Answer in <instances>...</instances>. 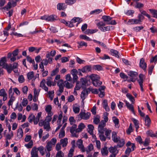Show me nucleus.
Returning <instances> with one entry per match:
<instances>
[{"label":"nucleus","instance_id":"1","mask_svg":"<svg viewBox=\"0 0 157 157\" xmlns=\"http://www.w3.org/2000/svg\"><path fill=\"white\" fill-rule=\"evenodd\" d=\"M90 77L92 80V83L94 86H98L102 84V82L99 80L100 78L99 76L95 74H92L90 76Z\"/></svg>","mask_w":157,"mask_h":157},{"label":"nucleus","instance_id":"2","mask_svg":"<svg viewBox=\"0 0 157 157\" xmlns=\"http://www.w3.org/2000/svg\"><path fill=\"white\" fill-rule=\"evenodd\" d=\"M7 68L6 70L7 72L9 74L11 73L12 71H13L15 73H18L17 67L18 66V64L17 63H14L13 64V66L11 64H8Z\"/></svg>","mask_w":157,"mask_h":157},{"label":"nucleus","instance_id":"3","mask_svg":"<svg viewBox=\"0 0 157 157\" xmlns=\"http://www.w3.org/2000/svg\"><path fill=\"white\" fill-rule=\"evenodd\" d=\"M102 19L104 22L108 25H115L116 23L115 20L111 21L112 18L108 16H103Z\"/></svg>","mask_w":157,"mask_h":157},{"label":"nucleus","instance_id":"4","mask_svg":"<svg viewBox=\"0 0 157 157\" xmlns=\"http://www.w3.org/2000/svg\"><path fill=\"white\" fill-rule=\"evenodd\" d=\"M105 123L104 121L102 120L98 125V131L101 134H104L106 129V128H104L105 125Z\"/></svg>","mask_w":157,"mask_h":157},{"label":"nucleus","instance_id":"5","mask_svg":"<svg viewBox=\"0 0 157 157\" xmlns=\"http://www.w3.org/2000/svg\"><path fill=\"white\" fill-rule=\"evenodd\" d=\"M17 2L15 1H12L9 2L7 4L2 8V10L4 11L5 9L8 10L9 9H10L11 7L15 6L17 5Z\"/></svg>","mask_w":157,"mask_h":157},{"label":"nucleus","instance_id":"6","mask_svg":"<svg viewBox=\"0 0 157 157\" xmlns=\"http://www.w3.org/2000/svg\"><path fill=\"white\" fill-rule=\"evenodd\" d=\"M78 73V71L75 69H74L72 70L71 71V74L72 75L73 83L75 82H77V81L78 79V77L77 76V74Z\"/></svg>","mask_w":157,"mask_h":157},{"label":"nucleus","instance_id":"7","mask_svg":"<svg viewBox=\"0 0 157 157\" xmlns=\"http://www.w3.org/2000/svg\"><path fill=\"white\" fill-rule=\"evenodd\" d=\"M7 61L6 57H4L1 58V66L3 68L6 70L8 64L6 62Z\"/></svg>","mask_w":157,"mask_h":157},{"label":"nucleus","instance_id":"8","mask_svg":"<svg viewBox=\"0 0 157 157\" xmlns=\"http://www.w3.org/2000/svg\"><path fill=\"white\" fill-rule=\"evenodd\" d=\"M90 113L89 112H87L85 113L83 112H80L78 115L81 118L87 120L89 118Z\"/></svg>","mask_w":157,"mask_h":157},{"label":"nucleus","instance_id":"9","mask_svg":"<svg viewBox=\"0 0 157 157\" xmlns=\"http://www.w3.org/2000/svg\"><path fill=\"white\" fill-rule=\"evenodd\" d=\"M76 144L78 147L82 151L84 152L86 151L85 149L83 144L82 140H79L77 141Z\"/></svg>","mask_w":157,"mask_h":157},{"label":"nucleus","instance_id":"10","mask_svg":"<svg viewBox=\"0 0 157 157\" xmlns=\"http://www.w3.org/2000/svg\"><path fill=\"white\" fill-rule=\"evenodd\" d=\"M30 154L31 157H39L38 150L36 147H34L32 149Z\"/></svg>","mask_w":157,"mask_h":157},{"label":"nucleus","instance_id":"11","mask_svg":"<svg viewBox=\"0 0 157 157\" xmlns=\"http://www.w3.org/2000/svg\"><path fill=\"white\" fill-rule=\"evenodd\" d=\"M140 67L143 69L145 71H146L147 64L144 62V59L143 58L140 59L139 63Z\"/></svg>","mask_w":157,"mask_h":157},{"label":"nucleus","instance_id":"12","mask_svg":"<svg viewBox=\"0 0 157 157\" xmlns=\"http://www.w3.org/2000/svg\"><path fill=\"white\" fill-rule=\"evenodd\" d=\"M89 92H90V90L88 88L82 91L81 94V98L82 99V101L85 99Z\"/></svg>","mask_w":157,"mask_h":157},{"label":"nucleus","instance_id":"13","mask_svg":"<svg viewBox=\"0 0 157 157\" xmlns=\"http://www.w3.org/2000/svg\"><path fill=\"white\" fill-rule=\"evenodd\" d=\"M128 75L130 78H132L135 81L138 75V74L137 72L132 71H129L128 72Z\"/></svg>","mask_w":157,"mask_h":157},{"label":"nucleus","instance_id":"14","mask_svg":"<svg viewBox=\"0 0 157 157\" xmlns=\"http://www.w3.org/2000/svg\"><path fill=\"white\" fill-rule=\"evenodd\" d=\"M77 126L76 124H73L71 128L70 129V132L72 134V136L73 137H77L78 136L75 133V131L76 132V130L77 129Z\"/></svg>","mask_w":157,"mask_h":157},{"label":"nucleus","instance_id":"15","mask_svg":"<svg viewBox=\"0 0 157 157\" xmlns=\"http://www.w3.org/2000/svg\"><path fill=\"white\" fill-rule=\"evenodd\" d=\"M91 67L90 65H86L83 67L81 69V71L83 73H86L91 71Z\"/></svg>","mask_w":157,"mask_h":157},{"label":"nucleus","instance_id":"16","mask_svg":"<svg viewBox=\"0 0 157 157\" xmlns=\"http://www.w3.org/2000/svg\"><path fill=\"white\" fill-rule=\"evenodd\" d=\"M45 82L46 81L45 79H43L40 82V86L42 87V89L45 91L48 92V88L45 85Z\"/></svg>","mask_w":157,"mask_h":157},{"label":"nucleus","instance_id":"17","mask_svg":"<svg viewBox=\"0 0 157 157\" xmlns=\"http://www.w3.org/2000/svg\"><path fill=\"white\" fill-rule=\"evenodd\" d=\"M1 96L3 97V100L4 101L7 99V94L5 90L3 89L1 90Z\"/></svg>","mask_w":157,"mask_h":157},{"label":"nucleus","instance_id":"18","mask_svg":"<svg viewBox=\"0 0 157 157\" xmlns=\"http://www.w3.org/2000/svg\"><path fill=\"white\" fill-rule=\"evenodd\" d=\"M80 83L82 88H85L86 86H88L87 84L86 79L84 78H82L80 79Z\"/></svg>","mask_w":157,"mask_h":157},{"label":"nucleus","instance_id":"19","mask_svg":"<svg viewBox=\"0 0 157 157\" xmlns=\"http://www.w3.org/2000/svg\"><path fill=\"white\" fill-rule=\"evenodd\" d=\"M112 138L113 140L115 143H117L118 141L119 138H118L116 132L113 131L112 133Z\"/></svg>","mask_w":157,"mask_h":157},{"label":"nucleus","instance_id":"20","mask_svg":"<svg viewBox=\"0 0 157 157\" xmlns=\"http://www.w3.org/2000/svg\"><path fill=\"white\" fill-rule=\"evenodd\" d=\"M117 146L116 145L114 147H111L109 148V151L113 154H116L118 152L117 150Z\"/></svg>","mask_w":157,"mask_h":157},{"label":"nucleus","instance_id":"21","mask_svg":"<svg viewBox=\"0 0 157 157\" xmlns=\"http://www.w3.org/2000/svg\"><path fill=\"white\" fill-rule=\"evenodd\" d=\"M124 101L127 107L134 113V111L133 105L132 104H129V103L126 100H125Z\"/></svg>","mask_w":157,"mask_h":157},{"label":"nucleus","instance_id":"22","mask_svg":"<svg viewBox=\"0 0 157 157\" xmlns=\"http://www.w3.org/2000/svg\"><path fill=\"white\" fill-rule=\"evenodd\" d=\"M117 143V147H123L125 143L124 139H120V137H119L118 141Z\"/></svg>","mask_w":157,"mask_h":157},{"label":"nucleus","instance_id":"23","mask_svg":"<svg viewBox=\"0 0 157 157\" xmlns=\"http://www.w3.org/2000/svg\"><path fill=\"white\" fill-rule=\"evenodd\" d=\"M145 124L148 127H149L151 124V120L148 115H146L145 119Z\"/></svg>","mask_w":157,"mask_h":157},{"label":"nucleus","instance_id":"24","mask_svg":"<svg viewBox=\"0 0 157 157\" xmlns=\"http://www.w3.org/2000/svg\"><path fill=\"white\" fill-rule=\"evenodd\" d=\"M52 106L50 105H47L45 109V111L48 113V115L52 116L53 115L52 113L51 112Z\"/></svg>","mask_w":157,"mask_h":157},{"label":"nucleus","instance_id":"25","mask_svg":"<svg viewBox=\"0 0 157 157\" xmlns=\"http://www.w3.org/2000/svg\"><path fill=\"white\" fill-rule=\"evenodd\" d=\"M27 78L29 79H32L33 78L34 80H35L36 77H35L34 76V73L33 71H31L28 72L27 74Z\"/></svg>","mask_w":157,"mask_h":157},{"label":"nucleus","instance_id":"26","mask_svg":"<svg viewBox=\"0 0 157 157\" xmlns=\"http://www.w3.org/2000/svg\"><path fill=\"white\" fill-rule=\"evenodd\" d=\"M41 112H39L37 114V116L35 117L34 116V119L33 120V122L35 124H37L39 121V119L41 117Z\"/></svg>","mask_w":157,"mask_h":157},{"label":"nucleus","instance_id":"27","mask_svg":"<svg viewBox=\"0 0 157 157\" xmlns=\"http://www.w3.org/2000/svg\"><path fill=\"white\" fill-rule=\"evenodd\" d=\"M23 132L22 129L21 128H19L18 130L17 133V136L19 139L21 138L23 136Z\"/></svg>","mask_w":157,"mask_h":157},{"label":"nucleus","instance_id":"28","mask_svg":"<svg viewBox=\"0 0 157 157\" xmlns=\"http://www.w3.org/2000/svg\"><path fill=\"white\" fill-rule=\"evenodd\" d=\"M66 7L65 6V4L64 3H59L57 5V9L59 10H64Z\"/></svg>","mask_w":157,"mask_h":157},{"label":"nucleus","instance_id":"29","mask_svg":"<svg viewBox=\"0 0 157 157\" xmlns=\"http://www.w3.org/2000/svg\"><path fill=\"white\" fill-rule=\"evenodd\" d=\"M85 127L84 124L82 123H81L78 126V128L76 130V132H81L83 129Z\"/></svg>","mask_w":157,"mask_h":157},{"label":"nucleus","instance_id":"30","mask_svg":"<svg viewBox=\"0 0 157 157\" xmlns=\"http://www.w3.org/2000/svg\"><path fill=\"white\" fill-rule=\"evenodd\" d=\"M61 144H62L63 147H65L66 146L68 143L67 139V138H64L62 139L60 141Z\"/></svg>","mask_w":157,"mask_h":157},{"label":"nucleus","instance_id":"31","mask_svg":"<svg viewBox=\"0 0 157 157\" xmlns=\"http://www.w3.org/2000/svg\"><path fill=\"white\" fill-rule=\"evenodd\" d=\"M53 145L51 144V142H47L46 146V148L48 152L51 151L52 149V147Z\"/></svg>","mask_w":157,"mask_h":157},{"label":"nucleus","instance_id":"32","mask_svg":"<svg viewBox=\"0 0 157 157\" xmlns=\"http://www.w3.org/2000/svg\"><path fill=\"white\" fill-rule=\"evenodd\" d=\"M88 132L91 135H93V131L94 129V127L92 124H89L88 125Z\"/></svg>","mask_w":157,"mask_h":157},{"label":"nucleus","instance_id":"33","mask_svg":"<svg viewBox=\"0 0 157 157\" xmlns=\"http://www.w3.org/2000/svg\"><path fill=\"white\" fill-rule=\"evenodd\" d=\"M10 99L8 103H7L8 105L10 106V105H13V102L15 100V97L11 95L10 97Z\"/></svg>","mask_w":157,"mask_h":157},{"label":"nucleus","instance_id":"34","mask_svg":"<svg viewBox=\"0 0 157 157\" xmlns=\"http://www.w3.org/2000/svg\"><path fill=\"white\" fill-rule=\"evenodd\" d=\"M101 151L102 155H107L108 153L107 147H104L102 148L101 149Z\"/></svg>","mask_w":157,"mask_h":157},{"label":"nucleus","instance_id":"35","mask_svg":"<svg viewBox=\"0 0 157 157\" xmlns=\"http://www.w3.org/2000/svg\"><path fill=\"white\" fill-rule=\"evenodd\" d=\"M111 27L112 26H108L105 27H100V29L102 31L105 32L107 31H109L110 30Z\"/></svg>","mask_w":157,"mask_h":157},{"label":"nucleus","instance_id":"36","mask_svg":"<svg viewBox=\"0 0 157 157\" xmlns=\"http://www.w3.org/2000/svg\"><path fill=\"white\" fill-rule=\"evenodd\" d=\"M56 16L54 15H51L49 16H48L47 21H52L56 20Z\"/></svg>","mask_w":157,"mask_h":157},{"label":"nucleus","instance_id":"37","mask_svg":"<svg viewBox=\"0 0 157 157\" xmlns=\"http://www.w3.org/2000/svg\"><path fill=\"white\" fill-rule=\"evenodd\" d=\"M146 133L147 135H149L151 137H156L157 138V132L156 133V135H155L153 133V132L152 130H149Z\"/></svg>","mask_w":157,"mask_h":157},{"label":"nucleus","instance_id":"38","mask_svg":"<svg viewBox=\"0 0 157 157\" xmlns=\"http://www.w3.org/2000/svg\"><path fill=\"white\" fill-rule=\"evenodd\" d=\"M52 78L50 77H48L47 79L46 84L48 86H51L52 82Z\"/></svg>","mask_w":157,"mask_h":157},{"label":"nucleus","instance_id":"39","mask_svg":"<svg viewBox=\"0 0 157 157\" xmlns=\"http://www.w3.org/2000/svg\"><path fill=\"white\" fill-rule=\"evenodd\" d=\"M44 128L47 131H49L51 129V127L49 125V123H45L44 125Z\"/></svg>","mask_w":157,"mask_h":157},{"label":"nucleus","instance_id":"40","mask_svg":"<svg viewBox=\"0 0 157 157\" xmlns=\"http://www.w3.org/2000/svg\"><path fill=\"white\" fill-rule=\"evenodd\" d=\"M110 51L111 53L113 54V55L114 56L117 58H119V56L118 54V52L117 51L113 49H111Z\"/></svg>","mask_w":157,"mask_h":157},{"label":"nucleus","instance_id":"41","mask_svg":"<svg viewBox=\"0 0 157 157\" xmlns=\"http://www.w3.org/2000/svg\"><path fill=\"white\" fill-rule=\"evenodd\" d=\"M126 96L132 101V103L133 104L134 102L135 99L129 93H127L126 94Z\"/></svg>","mask_w":157,"mask_h":157},{"label":"nucleus","instance_id":"42","mask_svg":"<svg viewBox=\"0 0 157 157\" xmlns=\"http://www.w3.org/2000/svg\"><path fill=\"white\" fill-rule=\"evenodd\" d=\"M37 149L38 150V151H39L42 155H44V148L43 146H41L39 147L38 148H37Z\"/></svg>","mask_w":157,"mask_h":157},{"label":"nucleus","instance_id":"43","mask_svg":"<svg viewBox=\"0 0 157 157\" xmlns=\"http://www.w3.org/2000/svg\"><path fill=\"white\" fill-rule=\"evenodd\" d=\"M80 18L78 17H74L72 19V22H74V23L78 22L77 26V25L82 21H80Z\"/></svg>","mask_w":157,"mask_h":157},{"label":"nucleus","instance_id":"44","mask_svg":"<svg viewBox=\"0 0 157 157\" xmlns=\"http://www.w3.org/2000/svg\"><path fill=\"white\" fill-rule=\"evenodd\" d=\"M79 37L81 39L84 40H86L88 41H90L91 40V39L89 37H88L87 36L85 35H80L79 36Z\"/></svg>","mask_w":157,"mask_h":157},{"label":"nucleus","instance_id":"45","mask_svg":"<svg viewBox=\"0 0 157 157\" xmlns=\"http://www.w3.org/2000/svg\"><path fill=\"white\" fill-rule=\"evenodd\" d=\"M75 149L71 148L69 152L67 155L68 157H72L74 155V152Z\"/></svg>","mask_w":157,"mask_h":157},{"label":"nucleus","instance_id":"46","mask_svg":"<svg viewBox=\"0 0 157 157\" xmlns=\"http://www.w3.org/2000/svg\"><path fill=\"white\" fill-rule=\"evenodd\" d=\"M90 90V92L91 91L92 93L95 94H98V89H92L90 87L88 88Z\"/></svg>","mask_w":157,"mask_h":157},{"label":"nucleus","instance_id":"47","mask_svg":"<svg viewBox=\"0 0 157 157\" xmlns=\"http://www.w3.org/2000/svg\"><path fill=\"white\" fill-rule=\"evenodd\" d=\"M149 10L153 15V17L157 18V10L153 9H149Z\"/></svg>","mask_w":157,"mask_h":157},{"label":"nucleus","instance_id":"48","mask_svg":"<svg viewBox=\"0 0 157 157\" xmlns=\"http://www.w3.org/2000/svg\"><path fill=\"white\" fill-rule=\"evenodd\" d=\"M73 109L74 112L75 113H78L80 111L79 106H73Z\"/></svg>","mask_w":157,"mask_h":157},{"label":"nucleus","instance_id":"49","mask_svg":"<svg viewBox=\"0 0 157 157\" xmlns=\"http://www.w3.org/2000/svg\"><path fill=\"white\" fill-rule=\"evenodd\" d=\"M113 121L115 124V126L117 127L119 124V121L118 119L116 117L114 116L113 117Z\"/></svg>","mask_w":157,"mask_h":157},{"label":"nucleus","instance_id":"50","mask_svg":"<svg viewBox=\"0 0 157 157\" xmlns=\"http://www.w3.org/2000/svg\"><path fill=\"white\" fill-rule=\"evenodd\" d=\"M33 145V142L32 140H31L28 144H25V146L28 148H30L32 147Z\"/></svg>","mask_w":157,"mask_h":157},{"label":"nucleus","instance_id":"51","mask_svg":"<svg viewBox=\"0 0 157 157\" xmlns=\"http://www.w3.org/2000/svg\"><path fill=\"white\" fill-rule=\"evenodd\" d=\"M59 69L58 67L56 68L55 69L53 70L51 72V76H53L55 75L59 72Z\"/></svg>","mask_w":157,"mask_h":157},{"label":"nucleus","instance_id":"52","mask_svg":"<svg viewBox=\"0 0 157 157\" xmlns=\"http://www.w3.org/2000/svg\"><path fill=\"white\" fill-rule=\"evenodd\" d=\"M76 0H66L65 3L68 5H71L75 3Z\"/></svg>","mask_w":157,"mask_h":157},{"label":"nucleus","instance_id":"53","mask_svg":"<svg viewBox=\"0 0 157 157\" xmlns=\"http://www.w3.org/2000/svg\"><path fill=\"white\" fill-rule=\"evenodd\" d=\"M3 35H4V38H3V39H2V41H4L6 39L7 36L9 35V33L7 31L5 30V29L3 31Z\"/></svg>","mask_w":157,"mask_h":157},{"label":"nucleus","instance_id":"54","mask_svg":"<svg viewBox=\"0 0 157 157\" xmlns=\"http://www.w3.org/2000/svg\"><path fill=\"white\" fill-rule=\"evenodd\" d=\"M64 83L66 85V87L68 89L71 88L73 86L72 84L70 83L69 82L67 81H65Z\"/></svg>","mask_w":157,"mask_h":157},{"label":"nucleus","instance_id":"55","mask_svg":"<svg viewBox=\"0 0 157 157\" xmlns=\"http://www.w3.org/2000/svg\"><path fill=\"white\" fill-rule=\"evenodd\" d=\"M109 113L107 112H105L103 114V118L104 120H103V121H104L105 122H107L108 120V115Z\"/></svg>","mask_w":157,"mask_h":157},{"label":"nucleus","instance_id":"56","mask_svg":"<svg viewBox=\"0 0 157 157\" xmlns=\"http://www.w3.org/2000/svg\"><path fill=\"white\" fill-rule=\"evenodd\" d=\"M88 149L86 150V153L88 154L93 149V146L92 144H90L88 146Z\"/></svg>","mask_w":157,"mask_h":157},{"label":"nucleus","instance_id":"57","mask_svg":"<svg viewBox=\"0 0 157 157\" xmlns=\"http://www.w3.org/2000/svg\"><path fill=\"white\" fill-rule=\"evenodd\" d=\"M140 11L141 14L142 15L148 17L149 19H150V15L148 14L145 11L143 10H140Z\"/></svg>","mask_w":157,"mask_h":157},{"label":"nucleus","instance_id":"58","mask_svg":"<svg viewBox=\"0 0 157 157\" xmlns=\"http://www.w3.org/2000/svg\"><path fill=\"white\" fill-rule=\"evenodd\" d=\"M93 68L96 70L98 71L101 70H102V67L99 65H97L93 66Z\"/></svg>","mask_w":157,"mask_h":157},{"label":"nucleus","instance_id":"59","mask_svg":"<svg viewBox=\"0 0 157 157\" xmlns=\"http://www.w3.org/2000/svg\"><path fill=\"white\" fill-rule=\"evenodd\" d=\"M34 119V116L33 114H31L29 117L28 118V121L31 123L33 121V120Z\"/></svg>","mask_w":157,"mask_h":157},{"label":"nucleus","instance_id":"60","mask_svg":"<svg viewBox=\"0 0 157 157\" xmlns=\"http://www.w3.org/2000/svg\"><path fill=\"white\" fill-rule=\"evenodd\" d=\"M31 108L33 110H37L38 109V105L36 103H33L31 105Z\"/></svg>","mask_w":157,"mask_h":157},{"label":"nucleus","instance_id":"61","mask_svg":"<svg viewBox=\"0 0 157 157\" xmlns=\"http://www.w3.org/2000/svg\"><path fill=\"white\" fill-rule=\"evenodd\" d=\"M102 11V10L100 9H96L92 11L90 13L91 14H92L94 13H95L96 14H97L101 12Z\"/></svg>","mask_w":157,"mask_h":157},{"label":"nucleus","instance_id":"62","mask_svg":"<svg viewBox=\"0 0 157 157\" xmlns=\"http://www.w3.org/2000/svg\"><path fill=\"white\" fill-rule=\"evenodd\" d=\"M105 22H103L101 21L98 23L97 25L98 27V28L100 29V27H102L103 26H105Z\"/></svg>","mask_w":157,"mask_h":157},{"label":"nucleus","instance_id":"63","mask_svg":"<svg viewBox=\"0 0 157 157\" xmlns=\"http://www.w3.org/2000/svg\"><path fill=\"white\" fill-rule=\"evenodd\" d=\"M100 121L99 118V117H97L94 118V123L95 124H98Z\"/></svg>","mask_w":157,"mask_h":157},{"label":"nucleus","instance_id":"64","mask_svg":"<svg viewBox=\"0 0 157 157\" xmlns=\"http://www.w3.org/2000/svg\"><path fill=\"white\" fill-rule=\"evenodd\" d=\"M18 80L20 83H22L23 82L25 81L23 76L22 75H20L18 77Z\"/></svg>","mask_w":157,"mask_h":157}]
</instances>
